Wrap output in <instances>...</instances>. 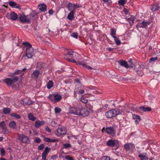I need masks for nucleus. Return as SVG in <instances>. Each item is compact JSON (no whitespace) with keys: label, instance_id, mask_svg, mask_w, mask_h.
<instances>
[{"label":"nucleus","instance_id":"obj_51","mask_svg":"<svg viewBox=\"0 0 160 160\" xmlns=\"http://www.w3.org/2000/svg\"><path fill=\"white\" fill-rule=\"evenodd\" d=\"M33 54L29 53H26L25 55L26 57L28 58H31L33 56Z\"/></svg>","mask_w":160,"mask_h":160},{"label":"nucleus","instance_id":"obj_25","mask_svg":"<svg viewBox=\"0 0 160 160\" xmlns=\"http://www.w3.org/2000/svg\"><path fill=\"white\" fill-rule=\"evenodd\" d=\"M22 44L25 46L26 50H28V49L32 48L31 44L28 42H23Z\"/></svg>","mask_w":160,"mask_h":160},{"label":"nucleus","instance_id":"obj_12","mask_svg":"<svg viewBox=\"0 0 160 160\" xmlns=\"http://www.w3.org/2000/svg\"><path fill=\"white\" fill-rule=\"evenodd\" d=\"M19 18L22 22L25 23L27 22L28 23L27 16H26L23 14H20L19 15Z\"/></svg>","mask_w":160,"mask_h":160},{"label":"nucleus","instance_id":"obj_7","mask_svg":"<svg viewBox=\"0 0 160 160\" xmlns=\"http://www.w3.org/2000/svg\"><path fill=\"white\" fill-rule=\"evenodd\" d=\"M151 22L150 21L145 22L143 21L142 22H138L136 26V27L138 29L139 28H145L147 27V25H149Z\"/></svg>","mask_w":160,"mask_h":160},{"label":"nucleus","instance_id":"obj_10","mask_svg":"<svg viewBox=\"0 0 160 160\" xmlns=\"http://www.w3.org/2000/svg\"><path fill=\"white\" fill-rule=\"evenodd\" d=\"M45 123L44 121L37 120L35 122V127L37 128H38L40 127L43 125Z\"/></svg>","mask_w":160,"mask_h":160},{"label":"nucleus","instance_id":"obj_60","mask_svg":"<svg viewBox=\"0 0 160 160\" xmlns=\"http://www.w3.org/2000/svg\"><path fill=\"white\" fill-rule=\"evenodd\" d=\"M123 11L126 14H128L129 12L128 10L126 8L124 9Z\"/></svg>","mask_w":160,"mask_h":160},{"label":"nucleus","instance_id":"obj_53","mask_svg":"<svg viewBox=\"0 0 160 160\" xmlns=\"http://www.w3.org/2000/svg\"><path fill=\"white\" fill-rule=\"evenodd\" d=\"M101 160H110V158L109 157L106 156L102 157L101 158Z\"/></svg>","mask_w":160,"mask_h":160},{"label":"nucleus","instance_id":"obj_21","mask_svg":"<svg viewBox=\"0 0 160 160\" xmlns=\"http://www.w3.org/2000/svg\"><path fill=\"white\" fill-rule=\"evenodd\" d=\"M138 69H137V66H136L135 70L137 72V74L139 76H142V75H143V73L142 72L141 70V66H138Z\"/></svg>","mask_w":160,"mask_h":160},{"label":"nucleus","instance_id":"obj_22","mask_svg":"<svg viewBox=\"0 0 160 160\" xmlns=\"http://www.w3.org/2000/svg\"><path fill=\"white\" fill-rule=\"evenodd\" d=\"M144 154L145 155L141 154L138 155V157L141 159L140 160H148V156L146 155L147 154L146 153Z\"/></svg>","mask_w":160,"mask_h":160},{"label":"nucleus","instance_id":"obj_45","mask_svg":"<svg viewBox=\"0 0 160 160\" xmlns=\"http://www.w3.org/2000/svg\"><path fill=\"white\" fill-rule=\"evenodd\" d=\"M124 147L127 151L129 150L130 148L129 143H127L124 144Z\"/></svg>","mask_w":160,"mask_h":160},{"label":"nucleus","instance_id":"obj_47","mask_svg":"<svg viewBox=\"0 0 160 160\" xmlns=\"http://www.w3.org/2000/svg\"><path fill=\"white\" fill-rule=\"evenodd\" d=\"M54 96V94H50L48 97V98L51 100L52 101L54 102V98H53Z\"/></svg>","mask_w":160,"mask_h":160},{"label":"nucleus","instance_id":"obj_24","mask_svg":"<svg viewBox=\"0 0 160 160\" xmlns=\"http://www.w3.org/2000/svg\"><path fill=\"white\" fill-rule=\"evenodd\" d=\"M8 126L12 129H14L16 126V122L14 121H12L9 122Z\"/></svg>","mask_w":160,"mask_h":160},{"label":"nucleus","instance_id":"obj_30","mask_svg":"<svg viewBox=\"0 0 160 160\" xmlns=\"http://www.w3.org/2000/svg\"><path fill=\"white\" fill-rule=\"evenodd\" d=\"M74 12H75L72 11V12H70L68 14L67 18L69 20H72L73 18Z\"/></svg>","mask_w":160,"mask_h":160},{"label":"nucleus","instance_id":"obj_39","mask_svg":"<svg viewBox=\"0 0 160 160\" xmlns=\"http://www.w3.org/2000/svg\"><path fill=\"white\" fill-rule=\"evenodd\" d=\"M62 111L61 109L59 107H56L54 109V112L56 114L59 113Z\"/></svg>","mask_w":160,"mask_h":160},{"label":"nucleus","instance_id":"obj_50","mask_svg":"<svg viewBox=\"0 0 160 160\" xmlns=\"http://www.w3.org/2000/svg\"><path fill=\"white\" fill-rule=\"evenodd\" d=\"M26 100L25 99L22 100L20 101V103L24 106L27 105Z\"/></svg>","mask_w":160,"mask_h":160},{"label":"nucleus","instance_id":"obj_55","mask_svg":"<svg viewBox=\"0 0 160 160\" xmlns=\"http://www.w3.org/2000/svg\"><path fill=\"white\" fill-rule=\"evenodd\" d=\"M35 142L39 143L41 142V140L39 138L37 137L35 139Z\"/></svg>","mask_w":160,"mask_h":160},{"label":"nucleus","instance_id":"obj_64","mask_svg":"<svg viewBox=\"0 0 160 160\" xmlns=\"http://www.w3.org/2000/svg\"><path fill=\"white\" fill-rule=\"evenodd\" d=\"M115 131H114L111 132V134L110 135L111 136L114 137L115 136Z\"/></svg>","mask_w":160,"mask_h":160},{"label":"nucleus","instance_id":"obj_28","mask_svg":"<svg viewBox=\"0 0 160 160\" xmlns=\"http://www.w3.org/2000/svg\"><path fill=\"white\" fill-rule=\"evenodd\" d=\"M44 141L47 142H55L58 141V139H51L48 138H45L44 139Z\"/></svg>","mask_w":160,"mask_h":160},{"label":"nucleus","instance_id":"obj_59","mask_svg":"<svg viewBox=\"0 0 160 160\" xmlns=\"http://www.w3.org/2000/svg\"><path fill=\"white\" fill-rule=\"evenodd\" d=\"M26 102L27 105H30L32 104V102L30 100H28V101L26 100Z\"/></svg>","mask_w":160,"mask_h":160},{"label":"nucleus","instance_id":"obj_1","mask_svg":"<svg viewBox=\"0 0 160 160\" xmlns=\"http://www.w3.org/2000/svg\"><path fill=\"white\" fill-rule=\"evenodd\" d=\"M65 56L64 58H66L68 61L74 63H76L79 58V55L78 53L71 51H68Z\"/></svg>","mask_w":160,"mask_h":160},{"label":"nucleus","instance_id":"obj_36","mask_svg":"<svg viewBox=\"0 0 160 160\" xmlns=\"http://www.w3.org/2000/svg\"><path fill=\"white\" fill-rule=\"evenodd\" d=\"M10 116L12 117H13L17 119H20L21 118V116L18 114L13 113H12L10 114Z\"/></svg>","mask_w":160,"mask_h":160},{"label":"nucleus","instance_id":"obj_4","mask_svg":"<svg viewBox=\"0 0 160 160\" xmlns=\"http://www.w3.org/2000/svg\"><path fill=\"white\" fill-rule=\"evenodd\" d=\"M18 139L20 140L22 142L25 143H30V140L28 136L22 134H18Z\"/></svg>","mask_w":160,"mask_h":160},{"label":"nucleus","instance_id":"obj_46","mask_svg":"<svg viewBox=\"0 0 160 160\" xmlns=\"http://www.w3.org/2000/svg\"><path fill=\"white\" fill-rule=\"evenodd\" d=\"M19 79V77L18 76H16L12 78V80L14 84L16 82H17Z\"/></svg>","mask_w":160,"mask_h":160},{"label":"nucleus","instance_id":"obj_23","mask_svg":"<svg viewBox=\"0 0 160 160\" xmlns=\"http://www.w3.org/2000/svg\"><path fill=\"white\" fill-rule=\"evenodd\" d=\"M53 98H54V102H56L59 101L62 98V97L60 95H59L58 94L54 95V96Z\"/></svg>","mask_w":160,"mask_h":160},{"label":"nucleus","instance_id":"obj_41","mask_svg":"<svg viewBox=\"0 0 160 160\" xmlns=\"http://www.w3.org/2000/svg\"><path fill=\"white\" fill-rule=\"evenodd\" d=\"M80 101L84 103H86L88 102V100L87 99L85 98L83 96H82L80 98Z\"/></svg>","mask_w":160,"mask_h":160},{"label":"nucleus","instance_id":"obj_32","mask_svg":"<svg viewBox=\"0 0 160 160\" xmlns=\"http://www.w3.org/2000/svg\"><path fill=\"white\" fill-rule=\"evenodd\" d=\"M133 118L134 119H135V122L136 123H138L140 120V117L138 115L134 114L133 115Z\"/></svg>","mask_w":160,"mask_h":160},{"label":"nucleus","instance_id":"obj_42","mask_svg":"<svg viewBox=\"0 0 160 160\" xmlns=\"http://www.w3.org/2000/svg\"><path fill=\"white\" fill-rule=\"evenodd\" d=\"M158 59V58L157 57H152L149 60V62L150 63H151L152 62H154L155 61H156Z\"/></svg>","mask_w":160,"mask_h":160},{"label":"nucleus","instance_id":"obj_19","mask_svg":"<svg viewBox=\"0 0 160 160\" xmlns=\"http://www.w3.org/2000/svg\"><path fill=\"white\" fill-rule=\"evenodd\" d=\"M138 109L143 112H150L152 109L150 108L145 107L143 106L139 107Z\"/></svg>","mask_w":160,"mask_h":160},{"label":"nucleus","instance_id":"obj_52","mask_svg":"<svg viewBox=\"0 0 160 160\" xmlns=\"http://www.w3.org/2000/svg\"><path fill=\"white\" fill-rule=\"evenodd\" d=\"M71 36L72 37L77 39L78 38V33L77 32L72 33L71 34Z\"/></svg>","mask_w":160,"mask_h":160},{"label":"nucleus","instance_id":"obj_14","mask_svg":"<svg viewBox=\"0 0 160 160\" xmlns=\"http://www.w3.org/2000/svg\"><path fill=\"white\" fill-rule=\"evenodd\" d=\"M39 74V71L38 70H36L33 72L31 76V77L34 79L36 80L38 79V76Z\"/></svg>","mask_w":160,"mask_h":160},{"label":"nucleus","instance_id":"obj_48","mask_svg":"<svg viewBox=\"0 0 160 160\" xmlns=\"http://www.w3.org/2000/svg\"><path fill=\"white\" fill-rule=\"evenodd\" d=\"M33 49L32 48L30 49H28V50H26V53H29L33 54Z\"/></svg>","mask_w":160,"mask_h":160},{"label":"nucleus","instance_id":"obj_40","mask_svg":"<svg viewBox=\"0 0 160 160\" xmlns=\"http://www.w3.org/2000/svg\"><path fill=\"white\" fill-rule=\"evenodd\" d=\"M5 123L4 121H2L0 123V127H1L3 130H5V129L6 130L5 128Z\"/></svg>","mask_w":160,"mask_h":160},{"label":"nucleus","instance_id":"obj_62","mask_svg":"<svg viewBox=\"0 0 160 160\" xmlns=\"http://www.w3.org/2000/svg\"><path fill=\"white\" fill-rule=\"evenodd\" d=\"M54 12L53 11L52 9H50L48 11V13L50 15H52Z\"/></svg>","mask_w":160,"mask_h":160},{"label":"nucleus","instance_id":"obj_35","mask_svg":"<svg viewBox=\"0 0 160 160\" xmlns=\"http://www.w3.org/2000/svg\"><path fill=\"white\" fill-rule=\"evenodd\" d=\"M85 92V90L84 89H80L79 91H75L74 92V95L76 97L77 94H82L84 93Z\"/></svg>","mask_w":160,"mask_h":160},{"label":"nucleus","instance_id":"obj_15","mask_svg":"<svg viewBox=\"0 0 160 160\" xmlns=\"http://www.w3.org/2000/svg\"><path fill=\"white\" fill-rule=\"evenodd\" d=\"M4 82L8 86H11L12 85L14 84L12 78H6L4 80Z\"/></svg>","mask_w":160,"mask_h":160},{"label":"nucleus","instance_id":"obj_8","mask_svg":"<svg viewBox=\"0 0 160 160\" xmlns=\"http://www.w3.org/2000/svg\"><path fill=\"white\" fill-rule=\"evenodd\" d=\"M89 114V111L87 108H82V106L80 107L79 115L82 116L83 117H86L88 116Z\"/></svg>","mask_w":160,"mask_h":160},{"label":"nucleus","instance_id":"obj_43","mask_svg":"<svg viewBox=\"0 0 160 160\" xmlns=\"http://www.w3.org/2000/svg\"><path fill=\"white\" fill-rule=\"evenodd\" d=\"M118 3L120 5L123 6L126 3V2L125 0H119Z\"/></svg>","mask_w":160,"mask_h":160},{"label":"nucleus","instance_id":"obj_58","mask_svg":"<svg viewBox=\"0 0 160 160\" xmlns=\"http://www.w3.org/2000/svg\"><path fill=\"white\" fill-rule=\"evenodd\" d=\"M129 145L130 146V148H131L132 149L134 148H135V145L132 143H129Z\"/></svg>","mask_w":160,"mask_h":160},{"label":"nucleus","instance_id":"obj_54","mask_svg":"<svg viewBox=\"0 0 160 160\" xmlns=\"http://www.w3.org/2000/svg\"><path fill=\"white\" fill-rule=\"evenodd\" d=\"M44 144H42L38 147V150H42L44 148Z\"/></svg>","mask_w":160,"mask_h":160},{"label":"nucleus","instance_id":"obj_2","mask_svg":"<svg viewBox=\"0 0 160 160\" xmlns=\"http://www.w3.org/2000/svg\"><path fill=\"white\" fill-rule=\"evenodd\" d=\"M122 111L118 109H113L109 110L105 113V115L108 118L114 117L119 114H121Z\"/></svg>","mask_w":160,"mask_h":160},{"label":"nucleus","instance_id":"obj_27","mask_svg":"<svg viewBox=\"0 0 160 160\" xmlns=\"http://www.w3.org/2000/svg\"><path fill=\"white\" fill-rule=\"evenodd\" d=\"M111 33L110 35L113 38L116 37V30L114 28H112L110 29Z\"/></svg>","mask_w":160,"mask_h":160},{"label":"nucleus","instance_id":"obj_26","mask_svg":"<svg viewBox=\"0 0 160 160\" xmlns=\"http://www.w3.org/2000/svg\"><path fill=\"white\" fill-rule=\"evenodd\" d=\"M9 5L11 7L17 8H19V7H20L16 3L13 1H10L9 2Z\"/></svg>","mask_w":160,"mask_h":160},{"label":"nucleus","instance_id":"obj_5","mask_svg":"<svg viewBox=\"0 0 160 160\" xmlns=\"http://www.w3.org/2000/svg\"><path fill=\"white\" fill-rule=\"evenodd\" d=\"M67 7L68 8V10L70 12H75V10L80 7V6L78 4H73L72 3H68L67 5Z\"/></svg>","mask_w":160,"mask_h":160},{"label":"nucleus","instance_id":"obj_18","mask_svg":"<svg viewBox=\"0 0 160 160\" xmlns=\"http://www.w3.org/2000/svg\"><path fill=\"white\" fill-rule=\"evenodd\" d=\"M119 64L122 66L124 67L127 68H128L129 67L127 62L125 61L122 60L119 62Z\"/></svg>","mask_w":160,"mask_h":160},{"label":"nucleus","instance_id":"obj_37","mask_svg":"<svg viewBox=\"0 0 160 160\" xmlns=\"http://www.w3.org/2000/svg\"><path fill=\"white\" fill-rule=\"evenodd\" d=\"M57 135L60 136L61 135H64L66 132V131H57Z\"/></svg>","mask_w":160,"mask_h":160},{"label":"nucleus","instance_id":"obj_31","mask_svg":"<svg viewBox=\"0 0 160 160\" xmlns=\"http://www.w3.org/2000/svg\"><path fill=\"white\" fill-rule=\"evenodd\" d=\"M11 111V110L9 108H4L3 109L2 112L4 114H7L9 113Z\"/></svg>","mask_w":160,"mask_h":160},{"label":"nucleus","instance_id":"obj_33","mask_svg":"<svg viewBox=\"0 0 160 160\" xmlns=\"http://www.w3.org/2000/svg\"><path fill=\"white\" fill-rule=\"evenodd\" d=\"M28 118L29 120L33 121H34L36 119V118L34 117V115L31 113L28 114Z\"/></svg>","mask_w":160,"mask_h":160},{"label":"nucleus","instance_id":"obj_29","mask_svg":"<svg viewBox=\"0 0 160 160\" xmlns=\"http://www.w3.org/2000/svg\"><path fill=\"white\" fill-rule=\"evenodd\" d=\"M159 8V5L158 4H154L152 6L151 10L154 12L158 10Z\"/></svg>","mask_w":160,"mask_h":160},{"label":"nucleus","instance_id":"obj_6","mask_svg":"<svg viewBox=\"0 0 160 160\" xmlns=\"http://www.w3.org/2000/svg\"><path fill=\"white\" fill-rule=\"evenodd\" d=\"M38 13L35 10H33L32 12L27 15V18L28 19V23H30L31 22V20H32L35 16L37 15Z\"/></svg>","mask_w":160,"mask_h":160},{"label":"nucleus","instance_id":"obj_17","mask_svg":"<svg viewBox=\"0 0 160 160\" xmlns=\"http://www.w3.org/2000/svg\"><path fill=\"white\" fill-rule=\"evenodd\" d=\"M116 141L109 140L107 142V144L110 147L114 146L116 145Z\"/></svg>","mask_w":160,"mask_h":160},{"label":"nucleus","instance_id":"obj_61","mask_svg":"<svg viewBox=\"0 0 160 160\" xmlns=\"http://www.w3.org/2000/svg\"><path fill=\"white\" fill-rule=\"evenodd\" d=\"M75 83H80V81L79 80V79L78 78L76 79H75Z\"/></svg>","mask_w":160,"mask_h":160},{"label":"nucleus","instance_id":"obj_3","mask_svg":"<svg viewBox=\"0 0 160 160\" xmlns=\"http://www.w3.org/2000/svg\"><path fill=\"white\" fill-rule=\"evenodd\" d=\"M80 107L81 106L78 105L76 107H70L69 108V112L70 113L73 114L75 115H79L80 114Z\"/></svg>","mask_w":160,"mask_h":160},{"label":"nucleus","instance_id":"obj_44","mask_svg":"<svg viewBox=\"0 0 160 160\" xmlns=\"http://www.w3.org/2000/svg\"><path fill=\"white\" fill-rule=\"evenodd\" d=\"M63 148L65 149H67L71 147V145L69 143H65L63 144Z\"/></svg>","mask_w":160,"mask_h":160},{"label":"nucleus","instance_id":"obj_63","mask_svg":"<svg viewBox=\"0 0 160 160\" xmlns=\"http://www.w3.org/2000/svg\"><path fill=\"white\" fill-rule=\"evenodd\" d=\"M107 50L109 52H111L112 51L113 49L114 48H110L108 47L107 48Z\"/></svg>","mask_w":160,"mask_h":160},{"label":"nucleus","instance_id":"obj_9","mask_svg":"<svg viewBox=\"0 0 160 160\" xmlns=\"http://www.w3.org/2000/svg\"><path fill=\"white\" fill-rule=\"evenodd\" d=\"M51 149L50 148L47 147L45 148L42 154V160H47L46 159L47 155H48V153L50 152Z\"/></svg>","mask_w":160,"mask_h":160},{"label":"nucleus","instance_id":"obj_49","mask_svg":"<svg viewBox=\"0 0 160 160\" xmlns=\"http://www.w3.org/2000/svg\"><path fill=\"white\" fill-rule=\"evenodd\" d=\"M0 149L1 153V155L3 156L5 155L6 153V152L5 150L4 149V148H0Z\"/></svg>","mask_w":160,"mask_h":160},{"label":"nucleus","instance_id":"obj_56","mask_svg":"<svg viewBox=\"0 0 160 160\" xmlns=\"http://www.w3.org/2000/svg\"><path fill=\"white\" fill-rule=\"evenodd\" d=\"M22 71L20 70H17L14 72V74L16 75H18L21 73Z\"/></svg>","mask_w":160,"mask_h":160},{"label":"nucleus","instance_id":"obj_38","mask_svg":"<svg viewBox=\"0 0 160 160\" xmlns=\"http://www.w3.org/2000/svg\"><path fill=\"white\" fill-rule=\"evenodd\" d=\"M113 38H114V41L117 45H118L120 44L121 43L120 40L118 38L116 37H114Z\"/></svg>","mask_w":160,"mask_h":160},{"label":"nucleus","instance_id":"obj_34","mask_svg":"<svg viewBox=\"0 0 160 160\" xmlns=\"http://www.w3.org/2000/svg\"><path fill=\"white\" fill-rule=\"evenodd\" d=\"M53 85V83L52 81L49 80L47 84V88L48 89L51 88Z\"/></svg>","mask_w":160,"mask_h":160},{"label":"nucleus","instance_id":"obj_20","mask_svg":"<svg viewBox=\"0 0 160 160\" xmlns=\"http://www.w3.org/2000/svg\"><path fill=\"white\" fill-rule=\"evenodd\" d=\"M10 18L13 20H16L18 18V16L14 12H12L10 14Z\"/></svg>","mask_w":160,"mask_h":160},{"label":"nucleus","instance_id":"obj_13","mask_svg":"<svg viewBox=\"0 0 160 160\" xmlns=\"http://www.w3.org/2000/svg\"><path fill=\"white\" fill-rule=\"evenodd\" d=\"M135 18L134 16H131L130 18H126V20L128 22L131 26H132L134 23Z\"/></svg>","mask_w":160,"mask_h":160},{"label":"nucleus","instance_id":"obj_57","mask_svg":"<svg viewBox=\"0 0 160 160\" xmlns=\"http://www.w3.org/2000/svg\"><path fill=\"white\" fill-rule=\"evenodd\" d=\"M65 158L68 160H74L72 157L69 155L66 156L65 157Z\"/></svg>","mask_w":160,"mask_h":160},{"label":"nucleus","instance_id":"obj_16","mask_svg":"<svg viewBox=\"0 0 160 160\" xmlns=\"http://www.w3.org/2000/svg\"><path fill=\"white\" fill-rule=\"evenodd\" d=\"M117 128V125L113 124L112 126L106 128H103L101 130H115Z\"/></svg>","mask_w":160,"mask_h":160},{"label":"nucleus","instance_id":"obj_11","mask_svg":"<svg viewBox=\"0 0 160 160\" xmlns=\"http://www.w3.org/2000/svg\"><path fill=\"white\" fill-rule=\"evenodd\" d=\"M38 8L39 10L42 12H46L47 11V7L44 3H41L38 5Z\"/></svg>","mask_w":160,"mask_h":160}]
</instances>
